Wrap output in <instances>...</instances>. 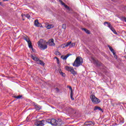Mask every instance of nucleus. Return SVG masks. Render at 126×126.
<instances>
[{
    "label": "nucleus",
    "mask_w": 126,
    "mask_h": 126,
    "mask_svg": "<svg viewBox=\"0 0 126 126\" xmlns=\"http://www.w3.org/2000/svg\"><path fill=\"white\" fill-rule=\"evenodd\" d=\"M47 123L52 125V126H62V124H63L62 122L58 121L57 120L55 119H49L47 121Z\"/></svg>",
    "instance_id": "nucleus-1"
},
{
    "label": "nucleus",
    "mask_w": 126,
    "mask_h": 126,
    "mask_svg": "<svg viewBox=\"0 0 126 126\" xmlns=\"http://www.w3.org/2000/svg\"><path fill=\"white\" fill-rule=\"evenodd\" d=\"M38 47L41 50H46L48 48L46 44H45V41L43 39H40L37 42Z\"/></svg>",
    "instance_id": "nucleus-2"
},
{
    "label": "nucleus",
    "mask_w": 126,
    "mask_h": 126,
    "mask_svg": "<svg viewBox=\"0 0 126 126\" xmlns=\"http://www.w3.org/2000/svg\"><path fill=\"white\" fill-rule=\"evenodd\" d=\"M90 99H91V101L92 103H93V104H99V103H100V99L96 97V96H95V95L93 94L91 95Z\"/></svg>",
    "instance_id": "nucleus-3"
},
{
    "label": "nucleus",
    "mask_w": 126,
    "mask_h": 126,
    "mask_svg": "<svg viewBox=\"0 0 126 126\" xmlns=\"http://www.w3.org/2000/svg\"><path fill=\"white\" fill-rule=\"evenodd\" d=\"M65 69L66 70H67V71H70V72H71V74H73V75H76V74H77V72L75 71L72 67H71L68 66H65Z\"/></svg>",
    "instance_id": "nucleus-4"
},
{
    "label": "nucleus",
    "mask_w": 126,
    "mask_h": 126,
    "mask_svg": "<svg viewBox=\"0 0 126 126\" xmlns=\"http://www.w3.org/2000/svg\"><path fill=\"white\" fill-rule=\"evenodd\" d=\"M31 57L33 61H35V62H38V63H44V62H43V61L40 60L38 57H36V56L31 55Z\"/></svg>",
    "instance_id": "nucleus-5"
},
{
    "label": "nucleus",
    "mask_w": 126,
    "mask_h": 126,
    "mask_svg": "<svg viewBox=\"0 0 126 126\" xmlns=\"http://www.w3.org/2000/svg\"><path fill=\"white\" fill-rule=\"evenodd\" d=\"M74 63H83V59L80 57H77Z\"/></svg>",
    "instance_id": "nucleus-6"
},
{
    "label": "nucleus",
    "mask_w": 126,
    "mask_h": 126,
    "mask_svg": "<svg viewBox=\"0 0 126 126\" xmlns=\"http://www.w3.org/2000/svg\"><path fill=\"white\" fill-rule=\"evenodd\" d=\"M44 122H45L44 120L36 122L34 123V125L35 126H45V124H44Z\"/></svg>",
    "instance_id": "nucleus-7"
},
{
    "label": "nucleus",
    "mask_w": 126,
    "mask_h": 126,
    "mask_svg": "<svg viewBox=\"0 0 126 126\" xmlns=\"http://www.w3.org/2000/svg\"><path fill=\"white\" fill-rule=\"evenodd\" d=\"M24 40L27 42L29 47H31V44H32V42H31L30 39H29V37H28V36L24 37Z\"/></svg>",
    "instance_id": "nucleus-8"
},
{
    "label": "nucleus",
    "mask_w": 126,
    "mask_h": 126,
    "mask_svg": "<svg viewBox=\"0 0 126 126\" xmlns=\"http://www.w3.org/2000/svg\"><path fill=\"white\" fill-rule=\"evenodd\" d=\"M56 72H57V73H60V74H61V75H62L63 77L65 76V73L63 72L61 69H56Z\"/></svg>",
    "instance_id": "nucleus-9"
},
{
    "label": "nucleus",
    "mask_w": 126,
    "mask_h": 126,
    "mask_svg": "<svg viewBox=\"0 0 126 126\" xmlns=\"http://www.w3.org/2000/svg\"><path fill=\"white\" fill-rule=\"evenodd\" d=\"M84 125L85 126H92V125L93 126H94V125H95V122H92V121H88V122H86L84 123Z\"/></svg>",
    "instance_id": "nucleus-10"
},
{
    "label": "nucleus",
    "mask_w": 126,
    "mask_h": 126,
    "mask_svg": "<svg viewBox=\"0 0 126 126\" xmlns=\"http://www.w3.org/2000/svg\"><path fill=\"white\" fill-rule=\"evenodd\" d=\"M69 88L70 90V98L71 99V100H72L73 101V100H74V98H73V91H72V88H71V87L69 86Z\"/></svg>",
    "instance_id": "nucleus-11"
},
{
    "label": "nucleus",
    "mask_w": 126,
    "mask_h": 126,
    "mask_svg": "<svg viewBox=\"0 0 126 126\" xmlns=\"http://www.w3.org/2000/svg\"><path fill=\"white\" fill-rule=\"evenodd\" d=\"M54 39H50L48 41V45L49 46H55L56 44H55V42Z\"/></svg>",
    "instance_id": "nucleus-12"
},
{
    "label": "nucleus",
    "mask_w": 126,
    "mask_h": 126,
    "mask_svg": "<svg viewBox=\"0 0 126 126\" xmlns=\"http://www.w3.org/2000/svg\"><path fill=\"white\" fill-rule=\"evenodd\" d=\"M97 110H98V111H101V112H102V113L103 112V109L101 108V107L99 106H94V111H97Z\"/></svg>",
    "instance_id": "nucleus-13"
},
{
    "label": "nucleus",
    "mask_w": 126,
    "mask_h": 126,
    "mask_svg": "<svg viewBox=\"0 0 126 126\" xmlns=\"http://www.w3.org/2000/svg\"><path fill=\"white\" fill-rule=\"evenodd\" d=\"M34 25L36 26V27H40L41 24L39 23V21L38 20H36L34 21Z\"/></svg>",
    "instance_id": "nucleus-14"
},
{
    "label": "nucleus",
    "mask_w": 126,
    "mask_h": 126,
    "mask_svg": "<svg viewBox=\"0 0 126 126\" xmlns=\"http://www.w3.org/2000/svg\"><path fill=\"white\" fill-rule=\"evenodd\" d=\"M108 47L109 48V50L111 52V53H112L113 55H115V53H116V52H115V50H114V49H113L112 47L110 46V45L108 46Z\"/></svg>",
    "instance_id": "nucleus-15"
},
{
    "label": "nucleus",
    "mask_w": 126,
    "mask_h": 126,
    "mask_svg": "<svg viewBox=\"0 0 126 126\" xmlns=\"http://www.w3.org/2000/svg\"><path fill=\"white\" fill-rule=\"evenodd\" d=\"M46 27L47 29H52V28H54V25L50 24L47 25Z\"/></svg>",
    "instance_id": "nucleus-16"
},
{
    "label": "nucleus",
    "mask_w": 126,
    "mask_h": 126,
    "mask_svg": "<svg viewBox=\"0 0 126 126\" xmlns=\"http://www.w3.org/2000/svg\"><path fill=\"white\" fill-rule=\"evenodd\" d=\"M82 30L85 31L87 34H90V31L85 28H82Z\"/></svg>",
    "instance_id": "nucleus-17"
},
{
    "label": "nucleus",
    "mask_w": 126,
    "mask_h": 126,
    "mask_svg": "<svg viewBox=\"0 0 126 126\" xmlns=\"http://www.w3.org/2000/svg\"><path fill=\"white\" fill-rule=\"evenodd\" d=\"M69 56H71V54H68L66 55H65V56L63 57V60L64 61L66 60L68 58V57H69Z\"/></svg>",
    "instance_id": "nucleus-18"
},
{
    "label": "nucleus",
    "mask_w": 126,
    "mask_h": 126,
    "mask_svg": "<svg viewBox=\"0 0 126 126\" xmlns=\"http://www.w3.org/2000/svg\"><path fill=\"white\" fill-rule=\"evenodd\" d=\"M103 24H104V25H106V24H107L108 28H109L110 27H111V26H112L111 25V23L107 22H105Z\"/></svg>",
    "instance_id": "nucleus-19"
},
{
    "label": "nucleus",
    "mask_w": 126,
    "mask_h": 126,
    "mask_svg": "<svg viewBox=\"0 0 126 126\" xmlns=\"http://www.w3.org/2000/svg\"><path fill=\"white\" fill-rule=\"evenodd\" d=\"M73 66H75L76 67H78V66H80L81 64L80 63H73Z\"/></svg>",
    "instance_id": "nucleus-20"
},
{
    "label": "nucleus",
    "mask_w": 126,
    "mask_h": 126,
    "mask_svg": "<svg viewBox=\"0 0 126 126\" xmlns=\"http://www.w3.org/2000/svg\"><path fill=\"white\" fill-rule=\"evenodd\" d=\"M22 97V95H18V96H14V98H16V99H20Z\"/></svg>",
    "instance_id": "nucleus-21"
},
{
    "label": "nucleus",
    "mask_w": 126,
    "mask_h": 126,
    "mask_svg": "<svg viewBox=\"0 0 126 126\" xmlns=\"http://www.w3.org/2000/svg\"><path fill=\"white\" fill-rule=\"evenodd\" d=\"M121 20H122V21H125V22H126V17H122Z\"/></svg>",
    "instance_id": "nucleus-22"
},
{
    "label": "nucleus",
    "mask_w": 126,
    "mask_h": 126,
    "mask_svg": "<svg viewBox=\"0 0 126 126\" xmlns=\"http://www.w3.org/2000/svg\"><path fill=\"white\" fill-rule=\"evenodd\" d=\"M70 44H71V42H67L65 45V47H68V46L70 45Z\"/></svg>",
    "instance_id": "nucleus-23"
},
{
    "label": "nucleus",
    "mask_w": 126,
    "mask_h": 126,
    "mask_svg": "<svg viewBox=\"0 0 126 126\" xmlns=\"http://www.w3.org/2000/svg\"><path fill=\"white\" fill-rule=\"evenodd\" d=\"M55 55H56L57 56H61V55H62V54H61V53H60V52L56 51L55 52Z\"/></svg>",
    "instance_id": "nucleus-24"
},
{
    "label": "nucleus",
    "mask_w": 126,
    "mask_h": 126,
    "mask_svg": "<svg viewBox=\"0 0 126 126\" xmlns=\"http://www.w3.org/2000/svg\"><path fill=\"white\" fill-rule=\"evenodd\" d=\"M62 28H63V29L65 30L66 29V25H65V24H63Z\"/></svg>",
    "instance_id": "nucleus-25"
},
{
    "label": "nucleus",
    "mask_w": 126,
    "mask_h": 126,
    "mask_svg": "<svg viewBox=\"0 0 126 126\" xmlns=\"http://www.w3.org/2000/svg\"><path fill=\"white\" fill-rule=\"evenodd\" d=\"M29 48H30V49H32V52H35V49L33 48V46H32V44H31V47H29Z\"/></svg>",
    "instance_id": "nucleus-26"
},
{
    "label": "nucleus",
    "mask_w": 126,
    "mask_h": 126,
    "mask_svg": "<svg viewBox=\"0 0 126 126\" xmlns=\"http://www.w3.org/2000/svg\"><path fill=\"white\" fill-rule=\"evenodd\" d=\"M74 46H75V43H72L70 45V48H73Z\"/></svg>",
    "instance_id": "nucleus-27"
},
{
    "label": "nucleus",
    "mask_w": 126,
    "mask_h": 126,
    "mask_svg": "<svg viewBox=\"0 0 126 126\" xmlns=\"http://www.w3.org/2000/svg\"><path fill=\"white\" fill-rule=\"evenodd\" d=\"M64 7H65L66 8V9H67L68 10H69V7L68 6H67V5H64Z\"/></svg>",
    "instance_id": "nucleus-28"
},
{
    "label": "nucleus",
    "mask_w": 126,
    "mask_h": 126,
    "mask_svg": "<svg viewBox=\"0 0 126 126\" xmlns=\"http://www.w3.org/2000/svg\"><path fill=\"white\" fill-rule=\"evenodd\" d=\"M109 28L110 29V30H111V31H113L115 30V29L114 28V27H113V26H110V27H109Z\"/></svg>",
    "instance_id": "nucleus-29"
},
{
    "label": "nucleus",
    "mask_w": 126,
    "mask_h": 126,
    "mask_svg": "<svg viewBox=\"0 0 126 126\" xmlns=\"http://www.w3.org/2000/svg\"><path fill=\"white\" fill-rule=\"evenodd\" d=\"M112 32H113V33H114L115 34V35H118V32H117V31H116V30H115V29L113 30Z\"/></svg>",
    "instance_id": "nucleus-30"
},
{
    "label": "nucleus",
    "mask_w": 126,
    "mask_h": 126,
    "mask_svg": "<svg viewBox=\"0 0 126 126\" xmlns=\"http://www.w3.org/2000/svg\"><path fill=\"white\" fill-rule=\"evenodd\" d=\"M26 17L27 18H28V19H29V18H30V17H31L30 15H29V14H26Z\"/></svg>",
    "instance_id": "nucleus-31"
},
{
    "label": "nucleus",
    "mask_w": 126,
    "mask_h": 126,
    "mask_svg": "<svg viewBox=\"0 0 126 126\" xmlns=\"http://www.w3.org/2000/svg\"><path fill=\"white\" fill-rule=\"evenodd\" d=\"M36 109L38 111H39V110H41V108L40 107V106H36Z\"/></svg>",
    "instance_id": "nucleus-32"
},
{
    "label": "nucleus",
    "mask_w": 126,
    "mask_h": 126,
    "mask_svg": "<svg viewBox=\"0 0 126 126\" xmlns=\"http://www.w3.org/2000/svg\"><path fill=\"white\" fill-rule=\"evenodd\" d=\"M113 56H114L115 59H118V56H117V55H116V52L114 54H113Z\"/></svg>",
    "instance_id": "nucleus-33"
},
{
    "label": "nucleus",
    "mask_w": 126,
    "mask_h": 126,
    "mask_svg": "<svg viewBox=\"0 0 126 126\" xmlns=\"http://www.w3.org/2000/svg\"><path fill=\"white\" fill-rule=\"evenodd\" d=\"M61 4H62V5H65V4L64 3V2H63V1H61Z\"/></svg>",
    "instance_id": "nucleus-34"
},
{
    "label": "nucleus",
    "mask_w": 126,
    "mask_h": 126,
    "mask_svg": "<svg viewBox=\"0 0 126 126\" xmlns=\"http://www.w3.org/2000/svg\"><path fill=\"white\" fill-rule=\"evenodd\" d=\"M56 60L57 61V63H60V60H59V58H56Z\"/></svg>",
    "instance_id": "nucleus-35"
},
{
    "label": "nucleus",
    "mask_w": 126,
    "mask_h": 126,
    "mask_svg": "<svg viewBox=\"0 0 126 126\" xmlns=\"http://www.w3.org/2000/svg\"><path fill=\"white\" fill-rule=\"evenodd\" d=\"M55 90H56V91L57 92H59V91H60V90H59V88H56L55 89Z\"/></svg>",
    "instance_id": "nucleus-36"
},
{
    "label": "nucleus",
    "mask_w": 126,
    "mask_h": 126,
    "mask_svg": "<svg viewBox=\"0 0 126 126\" xmlns=\"http://www.w3.org/2000/svg\"><path fill=\"white\" fill-rule=\"evenodd\" d=\"M22 17H26V14H22Z\"/></svg>",
    "instance_id": "nucleus-37"
},
{
    "label": "nucleus",
    "mask_w": 126,
    "mask_h": 126,
    "mask_svg": "<svg viewBox=\"0 0 126 126\" xmlns=\"http://www.w3.org/2000/svg\"><path fill=\"white\" fill-rule=\"evenodd\" d=\"M28 121H29V119H28V117H27V119H26V121L28 122Z\"/></svg>",
    "instance_id": "nucleus-38"
},
{
    "label": "nucleus",
    "mask_w": 126,
    "mask_h": 126,
    "mask_svg": "<svg viewBox=\"0 0 126 126\" xmlns=\"http://www.w3.org/2000/svg\"><path fill=\"white\" fill-rule=\"evenodd\" d=\"M8 0H3V1H7Z\"/></svg>",
    "instance_id": "nucleus-39"
},
{
    "label": "nucleus",
    "mask_w": 126,
    "mask_h": 126,
    "mask_svg": "<svg viewBox=\"0 0 126 126\" xmlns=\"http://www.w3.org/2000/svg\"><path fill=\"white\" fill-rule=\"evenodd\" d=\"M40 64H41V65H45L44 63H40Z\"/></svg>",
    "instance_id": "nucleus-40"
},
{
    "label": "nucleus",
    "mask_w": 126,
    "mask_h": 126,
    "mask_svg": "<svg viewBox=\"0 0 126 126\" xmlns=\"http://www.w3.org/2000/svg\"><path fill=\"white\" fill-rule=\"evenodd\" d=\"M1 4H2L1 2H0V5H1Z\"/></svg>",
    "instance_id": "nucleus-41"
},
{
    "label": "nucleus",
    "mask_w": 126,
    "mask_h": 126,
    "mask_svg": "<svg viewBox=\"0 0 126 126\" xmlns=\"http://www.w3.org/2000/svg\"><path fill=\"white\" fill-rule=\"evenodd\" d=\"M89 52V51H88V50H87V53H88Z\"/></svg>",
    "instance_id": "nucleus-42"
},
{
    "label": "nucleus",
    "mask_w": 126,
    "mask_h": 126,
    "mask_svg": "<svg viewBox=\"0 0 126 126\" xmlns=\"http://www.w3.org/2000/svg\"><path fill=\"white\" fill-rule=\"evenodd\" d=\"M124 59H126V56H124Z\"/></svg>",
    "instance_id": "nucleus-43"
},
{
    "label": "nucleus",
    "mask_w": 126,
    "mask_h": 126,
    "mask_svg": "<svg viewBox=\"0 0 126 126\" xmlns=\"http://www.w3.org/2000/svg\"><path fill=\"white\" fill-rule=\"evenodd\" d=\"M23 21H24V20H25V19H23Z\"/></svg>",
    "instance_id": "nucleus-44"
},
{
    "label": "nucleus",
    "mask_w": 126,
    "mask_h": 126,
    "mask_svg": "<svg viewBox=\"0 0 126 126\" xmlns=\"http://www.w3.org/2000/svg\"><path fill=\"white\" fill-rule=\"evenodd\" d=\"M61 58L63 59V56H61Z\"/></svg>",
    "instance_id": "nucleus-45"
},
{
    "label": "nucleus",
    "mask_w": 126,
    "mask_h": 126,
    "mask_svg": "<svg viewBox=\"0 0 126 126\" xmlns=\"http://www.w3.org/2000/svg\"><path fill=\"white\" fill-rule=\"evenodd\" d=\"M1 115L0 114V117Z\"/></svg>",
    "instance_id": "nucleus-46"
}]
</instances>
